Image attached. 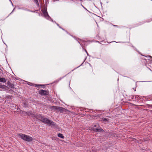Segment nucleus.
<instances>
[{
    "mask_svg": "<svg viewBox=\"0 0 152 152\" xmlns=\"http://www.w3.org/2000/svg\"><path fill=\"white\" fill-rule=\"evenodd\" d=\"M19 136L23 140L28 142H30L33 140L32 137L24 134L20 133L19 134Z\"/></svg>",
    "mask_w": 152,
    "mask_h": 152,
    "instance_id": "obj_1",
    "label": "nucleus"
},
{
    "mask_svg": "<svg viewBox=\"0 0 152 152\" xmlns=\"http://www.w3.org/2000/svg\"><path fill=\"white\" fill-rule=\"evenodd\" d=\"M31 117L34 118H36L39 120L42 121L43 117L40 114H32L31 115Z\"/></svg>",
    "mask_w": 152,
    "mask_h": 152,
    "instance_id": "obj_2",
    "label": "nucleus"
},
{
    "mask_svg": "<svg viewBox=\"0 0 152 152\" xmlns=\"http://www.w3.org/2000/svg\"><path fill=\"white\" fill-rule=\"evenodd\" d=\"M50 108L51 110L54 111H56V110L59 111H62L64 109L62 107L57 106H51Z\"/></svg>",
    "mask_w": 152,
    "mask_h": 152,
    "instance_id": "obj_3",
    "label": "nucleus"
},
{
    "mask_svg": "<svg viewBox=\"0 0 152 152\" xmlns=\"http://www.w3.org/2000/svg\"><path fill=\"white\" fill-rule=\"evenodd\" d=\"M39 92L41 95H45L48 94V92L47 91L42 90L39 91Z\"/></svg>",
    "mask_w": 152,
    "mask_h": 152,
    "instance_id": "obj_4",
    "label": "nucleus"
},
{
    "mask_svg": "<svg viewBox=\"0 0 152 152\" xmlns=\"http://www.w3.org/2000/svg\"><path fill=\"white\" fill-rule=\"evenodd\" d=\"M41 121L43 122L48 124L50 122V120L46 118L43 117Z\"/></svg>",
    "mask_w": 152,
    "mask_h": 152,
    "instance_id": "obj_5",
    "label": "nucleus"
},
{
    "mask_svg": "<svg viewBox=\"0 0 152 152\" xmlns=\"http://www.w3.org/2000/svg\"><path fill=\"white\" fill-rule=\"evenodd\" d=\"M42 12L43 13V14L45 17L46 18H47L48 17H49L47 12V8H45L44 10H43Z\"/></svg>",
    "mask_w": 152,
    "mask_h": 152,
    "instance_id": "obj_6",
    "label": "nucleus"
},
{
    "mask_svg": "<svg viewBox=\"0 0 152 152\" xmlns=\"http://www.w3.org/2000/svg\"><path fill=\"white\" fill-rule=\"evenodd\" d=\"M135 97V98L137 100H140L142 99V96L138 95H133L132 96V99Z\"/></svg>",
    "mask_w": 152,
    "mask_h": 152,
    "instance_id": "obj_7",
    "label": "nucleus"
},
{
    "mask_svg": "<svg viewBox=\"0 0 152 152\" xmlns=\"http://www.w3.org/2000/svg\"><path fill=\"white\" fill-rule=\"evenodd\" d=\"M7 84L8 86L10 88H12V89H13L14 88V85L12 83H11L9 81H8L7 82Z\"/></svg>",
    "mask_w": 152,
    "mask_h": 152,
    "instance_id": "obj_8",
    "label": "nucleus"
},
{
    "mask_svg": "<svg viewBox=\"0 0 152 152\" xmlns=\"http://www.w3.org/2000/svg\"><path fill=\"white\" fill-rule=\"evenodd\" d=\"M48 124H49L50 126H55L56 124L55 123L50 120V122Z\"/></svg>",
    "mask_w": 152,
    "mask_h": 152,
    "instance_id": "obj_9",
    "label": "nucleus"
},
{
    "mask_svg": "<svg viewBox=\"0 0 152 152\" xmlns=\"http://www.w3.org/2000/svg\"><path fill=\"white\" fill-rule=\"evenodd\" d=\"M6 81L5 78L3 77L0 78V82L5 83Z\"/></svg>",
    "mask_w": 152,
    "mask_h": 152,
    "instance_id": "obj_10",
    "label": "nucleus"
},
{
    "mask_svg": "<svg viewBox=\"0 0 152 152\" xmlns=\"http://www.w3.org/2000/svg\"><path fill=\"white\" fill-rule=\"evenodd\" d=\"M58 136L59 137H60L61 138L64 139V137L63 135V134L61 133H58Z\"/></svg>",
    "mask_w": 152,
    "mask_h": 152,
    "instance_id": "obj_11",
    "label": "nucleus"
},
{
    "mask_svg": "<svg viewBox=\"0 0 152 152\" xmlns=\"http://www.w3.org/2000/svg\"><path fill=\"white\" fill-rule=\"evenodd\" d=\"M96 131L99 132H102L103 131V130L101 128L98 129L97 128L96 129Z\"/></svg>",
    "mask_w": 152,
    "mask_h": 152,
    "instance_id": "obj_12",
    "label": "nucleus"
},
{
    "mask_svg": "<svg viewBox=\"0 0 152 152\" xmlns=\"http://www.w3.org/2000/svg\"><path fill=\"white\" fill-rule=\"evenodd\" d=\"M108 119L106 118H103L102 121L103 122L106 123L108 121Z\"/></svg>",
    "mask_w": 152,
    "mask_h": 152,
    "instance_id": "obj_13",
    "label": "nucleus"
},
{
    "mask_svg": "<svg viewBox=\"0 0 152 152\" xmlns=\"http://www.w3.org/2000/svg\"><path fill=\"white\" fill-rule=\"evenodd\" d=\"M34 1L36 4L37 6L39 7V5L37 0H34Z\"/></svg>",
    "mask_w": 152,
    "mask_h": 152,
    "instance_id": "obj_14",
    "label": "nucleus"
},
{
    "mask_svg": "<svg viewBox=\"0 0 152 152\" xmlns=\"http://www.w3.org/2000/svg\"><path fill=\"white\" fill-rule=\"evenodd\" d=\"M6 86L4 85H2L1 84H0V88H4Z\"/></svg>",
    "mask_w": 152,
    "mask_h": 152,
    "instance_id": "obj_15",
    "label": "nucleus"
},
{
    "mask_svg": "<svg viewBox=\"0 0 152 152\" xmlns=\"http://www.w3.org/2000/svg\"><path fill=\"white\" fill-rule=\"evenodd\" d=\"M40 86H41V85H36V86L37 87H39Z\"/></svg>",
    "mask_w": 152,
    "mask_h": 152,
    "instance_id": "obj_16",
    "label": "nucleus"
},
{
    "mask_svg": "<svg viewBox=\"0 0 152 152\" xmlns=\"http://www.w3.org/2000/svg\"><path fill=\"white\" fill-rule=\"evenodd\" d=\"M81 5L85 10H87V9L82 4Z\"/></svg>",
    "mask_w": 152,
    "mask_h": 152,
    "instance_id": "obj_17",
    "label": "nucleus"
},
{
    "mask_svg": "<svg viewBox=\"0 0 152 152\" xmlns=\"http://www.w3.org/2000/svg\"><path fill=\"white\" fill-rule=\"evenodd\" d=\"M96 125H97L95 124L94 125V126L95 127H96Z\"/></svg>",
    "mask_w": 152,
    "mask_h": 152,
    "instance_id": "obj_18",
    "label": "nucleus"
},
{
    "mask_svg": "<svg viewBox=\"0 0 152 152\" xmlns=\"http://www.w3.org/2000/svg\"><path fill=\"white\" fill-rule=\"evenodd\" d=\"M133 89L134 90V91H136V89L135 88H133Z\"/></svg>",
    "mask_w": 152,
    "mask_h": 152,
    "instance_id": "obj_19",
    "label": "nucleus"
},
{
    "mask_svg": "<svg viewBox=\"0 0 152 152\" xmlns=\"http://www.w3.org/2000/svg\"><path fill=\"white\" fill-rule=\"evenodd\" d=\"M149 57H150V58H152V57H151V56H149Z\"/></svg>",
    "mask_w": 152,
    "mask_h": 152,
    "instance_id": "obj_20",
    "label": "nucleus"
},
{
    "mask_svg": "<svg viewBox=\"0 0 152 152\" xmlns=\"http://www.w3.org/2000/svg\"><path fill=\"white\" fill-rule=\"evenodd\" d=\"M86 53H87V54H88V53H87V51H86Z\"/></svg>",
    "mask_w": 152,
    "mask_h": 152,
    "instance_id": "obj_21",
    "label": "nucleus"
}]
</instances>
